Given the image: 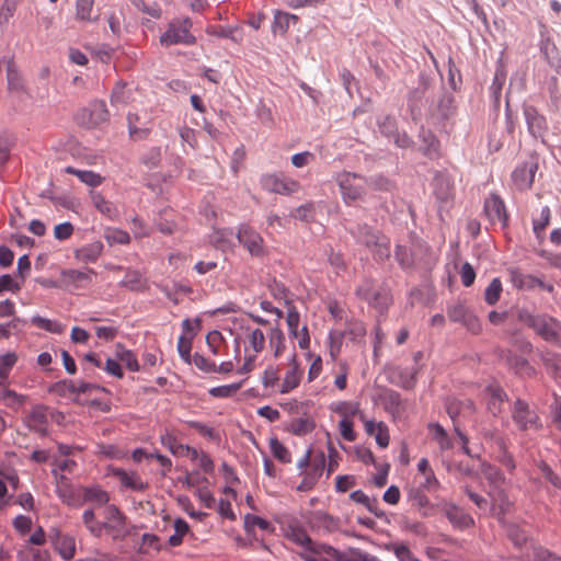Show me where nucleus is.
<instances>
[{
	"mask_svg": "<svg viewBox=\"0 0 561 561\" xmlns=\"http://www.w3.org/2000/svg\"><path fill=\"white\" fill-rule=\"evenodd\" d=\"M517 318L546 342L561 346V322L556 318L548 314L531 313L527 309L518 310Z\"/></svg>",
	"mask_w": 561,
	"mask_h": 561,
	"instance_id": "obj_1",
	"label": "nucleus"
},
{
	"mask_svg": "<svg viewBox=\"0 0 561 561\" xmlns=\"http://www.w3.org/2000/svg\"><path fill=\"white\" fill-rule=\"evenodd\" d=\"M356 242L374 252L375 259L383 261L390 256L389 240L381 232L367 224H357L348 229Z\"/></svg>",
	"mask_w": 561,
	"mask_h": 561,
	"instance_id": "obj_2",
	"label": "nucleus"
},
{
	"mask_svg": "<svg viewBox=\"0 0 561 561\" xmlns=\"http://www.w3.org/2000/svg\"><path fill=\"white\" fill-rule=\"evenodd\" d=\"M192 20L186 18L172 19L164 33L160 36V44L164 47L173 45H195L196 37L191 33Z\"/></svg>",
	"mask_w": 561,
	"mask_h": 561,
	"instance_id": "obj_3",
	"label": "nucleus"
},
{
	"mask_svg": "<svg viewBox=\"0 0 561 561\" xmlns=\"http://www.w3.org/2000/svg\"><path fill=\"white\" fill-rule=\"evenodd\" d=\"M342 199L351 205L355 201L363 199L367 192V179L353 172H342L336 175Z\"/></svg>",
	"mask_w": 561,
	"mask_h": 561,
	"instance_id": "obj_4",
	"label": "nucleus"
},
{
	"mask_svg": "<svg viewBox=\"0 0 561 561\" xmlns=\"http://www.w3.org/2000/svg\"><path fill=\"white\" fill-rule=\"evenodd\" d=\"M512 419L520 431L539 430L541 427L540 419L529 404L517 399L512 409Z\"/></svg>",
	"mask_w": 561,
	"mask_h": 561,
	"instance_id": "obj_5",
	"label": "nucleus"
},
{
	"mask_svg": "<svg viewBox=\"0 0 561 561\" xmlns=\"http://www.w3.org/2000/svg\"><path fill=\"white\" fill-rule=\"evenodd\" d=\"M446 312L451 322L461 323L473 334L480 333L482 327L479 319L463 302L448 305Z\"/></svg>",
	"mask_w": 561,
	"mask_h": 561,
	"instance_id": "obj_6",
	"label": "nucleus"
},
{
	"mask_svg": "<svg viewBox=\"0 0 561 561\" xmlns=\"http://www.w3.org/2000/svg\"><path fill=\"white\" fill-rule=\"evenodd\" d=\"M260 182L262 188L266 192L282 195L296 193L300 187L298 181L282 174H265Z\"/></svg>",
	"mask_w": 561,
	"mask_h": 561,
	"instance_id": "obj_7",
	"label": "nucleus"
},
{
	"mask_svg": "<svg viewBox=\"0 0 561 561\" xmlns=\"http://www.w3.org/2000/svg\"><path fill=\"white\" fill-rule=\"evenodd\" d=\"M237 238L247 251L256 257L265 254L264 240L262 236L248 225H241L237 232Z\"/></svg>",
	"mask_w": 561,
	"mask_h": 561,
	"instance_id": "obj_8",
	"label": "nucleus"
},
{
	"mask_svg": "<svg viewBox=\"0 0 561 561\" xmlns=\"http://www.w3.org/2000/svg\"><path fill=\"white\" fill-rule=\"evenodd\" d=\"M297 554L304 561H336L339 550L332 546L314 541Z\"/></svg>",
	"mask_w": 561,
	"mask_h": 561,
	"instance_id": "obj_9",
	"label": "nucleus"
},
{
	"mask_svg": "<svg viewBox=\"0 0 561 561\" xmlns=\"http://www.w3.org/2000/svg\"><path fill=\"white\" fill-rule=\"evenodd\" d=\"M483 211L492 226L501 224L507 225V213L503 199L495 193L490 194L484 201Z\"/></svg>",
	"mask_w": 561,
	"mask_h": 561,
	"instance_id": "obj_10",
	"label": "nucleus"
},
{
	"mask_svg": "<svg viewBox=\"0 0 561 561\" xmlns=\"http://www.w3.org/2000/svg\"><path fill=\"white\" fill-rule=\"evenodd\" d=\"M488 495L490 497L489 511L500 522H503L505 514L510 511V507L512 506V502L508 500L507 493L505 492L503 486H499L489 489Z\"/></svg>",
	"mask_w": 561,
	"mask_h": 561,
	"instance_id": "obj_11",
	"label": "nucleus"
},
{
	"mask_svg": "<svg viewBox=\"0 0 561 561\" xmlns=\"http://www.w3.org/2000/svg\"><path fill=\"white\" fill-rule=\"evenodd\" d=\"M524 116L528 133L534 138H543L548 130L546 117L541 115L533 105H524Z\"/></svg>",
	"mask_w": 561,
	"mask_h": 561,
	"instance_id": "obj_12",
	"label": "nucleus"
},
{
	"mask_svg": "<svg viewBox=\"0 0 561 561\" xmlns=\"http://www.w3.org/2000/svg\"><path fill=\"white\" fill-rule=\"evenodd\" d=\"M407 501L416 510L422 517H428L433 514L434 504L430 502L423 488L410 486L407 489Z\"/></svg>",
	"mask_w": 561,
	"mask_h": 561,
	"instance_id": "obj_13",
	"label": "nucleus"
},
{
	"mask_svg": "<svg viewBox=\"0 0 561 561\" xmlns=\"http://www.w3.org/2000/svg\"><path fill=\"white\" fill-rule=\"evenodd\" d=\"M439 506L447 519L455 527L465 529L474 525L473 518L456 504L451 502H443Z\"/></svg>",
	"mask_w": 561,
	"mask_h": 561,
	"instance_id": "obj_14",
	"label": "nucleus"
},
{
	"mask_svg": "<svg viewBox=\"0 0 561 561\" xmlns=\"http://www.w3.org/2000/svg\"><path fill=\"white\" fill-rule=\"evenodd\" d=\"M419 368L396 366L389 370V380L403 389H413L416 385Z\"/></svg>",
	"mask_w": 561,
	"mask_h": 561,
	"instance_id": "obj_15",
	"label": "nucleus"
},
{
	"mask_svg": "<svg viewBox=\"0 0 561 561\" xmlns=\"http://www.w3.org/2000/svg\"><path fill=\"white\" fill-rule=\"evenodd\" d=\"M536 170L537 163L534 162H524L518 165L512 173L514 185L520 191L529 188L534 182Z\"/></svg>",
	"mask_w": 561,
	"mask_h": 561,
	"instance_id": "obj_16",
	"label": "nucleus"
},
{
	"mask_svg": "<svg viewBox=\"0 0 561 561\" xmlns=\"http://www.w3.org/2000/svg\"><path fill=\"white\" fill-rule=\"evenodd\" d=\"M433 192L440 204L449 203L454 197V185L450 178L438 173L433 180Z\"/></svg>",
	"mask_w": 561,
	"mask_h": 561,
	"instance_id": "obj_17",
	"label": "nucleus"
},
{
	"mask_svg": "<svg viewBox=\"0 0 561 561\" xmlns=\"http://www.w3.org/2000/svg\"><path fill=\"white\" fill-rule=\"evenodd\" d=\"M88 114L89 121L88 125L89 127H96L110 118V113L107 111L106 104L103 101H94L92 102L89 107L83 110V115Z\"/></svg>",
	"mask_w": 561,
	"mask_h": 561,
	"instance_id": "obj_18",
	"label": "nucleus"
},
{
	"mask_svg": "<svg viewBox=\"0 0 561 561\" xmlns=\"http://www.w3.org/2000/svg\"><path fill=\"white\" fill-rule=\"evenodd\" d=\"M61 275L67 282L73 284L77 288H81L92 283L93 277L96 276V272L93 268H85L83 271L69 268L64 270Z\"/></svg>",
	"mask_w": 561,
	"mask_h": 561,
	"instance_id": "obj_19",
	"label": "nucleus"
},
{
	"mask_svg": "<svg viewBox=\"0 0 561 561\" xmlns=\"http://www.w3.org/2000/svg\"><path fill=\"white\" fill-rule=\"evenodd\" d=\"M365 431L368 435L375 436L379 447L386 448L389 445L390 436L388 426L383 422H375L373 420L364 421Z\"/></svg>",
	"mask_w": 561,
	"mask_h": 561,
	"instance_id": "obj_20",
	"label": "nucleus"
},
{
	"mask_svg": "<svg viewBox=\"0 0 561 561\" xmlns=\"http://www.w3.org/2000/svg\"><path fill=\"white\" fill-rule=\"evenodd\" d=\"M206 34L218 38H228L237 44L241 43L243 38L242 28L239 25H208Z\"/></svg>",
	"mask_w": 561,
	"mask_h": 561,
	"instance_id": "obj_21",
	"label": "nucleus"
},
{
	"mask_svg": "<svg viewBox=\"0 0 561 561\" xmlns=\"http://www.w3.org/2000/svg\"><path fill=\"white\" fill-rule=\"evenodd\" d=\"M103 516L104 520L101 524H105V529L121 530L125 525V516L113 504H106L103 507Z\"/></svg>",
	"mask_w": 561,
	"mask_h": 561,
	"instance_id": "obj_22",
	"label": "nucleus"
},
{
	"mask_svg": "<svg viewBox=\"0 0 561 561\" xmlns=\"http://www.w3.org/2000/svg\"><path fill=\"white\" fill-rule=\"evenodd\" d=\"M103 252V244L101 241H95L85 244L75 251V257L82 263H94Z\"/></svg>",
	"mask_w": 561,
	"mask_h": 561,
	"instance_id": "obj_23",
	"label": "nucleus"
},
{
	"mask_svg": "<svg viewBox=\"0 0 561 561\" xmlns=\"http://www.w3.org/2000/svg\"><path fill=\"white\" fill-rule=\"evenodd\" d=\"M113 473L125 488L133 491H144L148 486L136 472H127L124 469L117 468Z\"/></svg>",
	"mask_w": 561,
	"mask_h": 561,
	"instance_id": "obj_24",
	"label": "nucleus"
},
{
	"mask_svg": "<svg viewBox=\"0 0 561 561\" xmlns=\"http://www.w3.org/2000/svg\"><path fill=\"white\" fill-rule=\"evenodd\" d=\"M108 501L107 492L99 486H85L82 489V502L93 504L94 508L104 507L108 504Z\"/></svg>",
	"mask_w": 561,
	"mask_h": 561,
	"instance_id": "obj_25",
	"label": "nucleus"
},
{
	"mask_svg": "<svg viewBox=\"0 0 561 561\" xmlns=\"http://www.w3.org/2000/svg\"><path fill=\"white\" fill-rule=\"evenodd\" d=\"M486 392L490 396L488 399L486 408L494 416H497L502 412L504 402L507 400V394L502 388L497 386L488 387Z\"/></svg>",
	"mask_w": 561,
	"mask_h": 561,
	"instance_id": "obj_26",
	"label": "nucleus"
},
{
	"mask_svg": "<svg viewBox=\"0 0 561 561\" xmlns=\"http://www.w3.org/2000/svg\"><path fill=\"white\" fill-rule=\"evenodd\" d=\"M419 138L422 141L420 149L424 156L432 158L438 153L439 141L432 130L422 127L419 134Z\"/></svg>",
	"mask_w": 561,
	"mask_h": 561,
	"instance_id": "obj_27",
	"label": "nucleus"
},
{
	"mask_svg": "<svg viewBox=\"0 0 561 561\" xmlns=\"http://www.w3.org/2000/svg\"><path fill=\"white\" fill-rule=\"evenodd\" d=\"M481 473L489 482V489L503 486L506 483V478L503 472L491 463L483 462L481 465Z\"/></svg>",
	"mask_w": 561,
	"mask_h": 561,
	"instance_id": "obj_28",
	"label": "nucleus"
},
{
	"mask_svg": "<svg viewBox=\"0 0 561 561\" xmlns=\"http://www.w3.org/2000/svg\"><path fill=\"white\" fill-rule=\"evenodd\" d=\"M382 402L386 411L392 415H399L403 411V402L401 394L392 389L385 391Z\"/></svg>",
	"mask_w": 561,
	"mask_h": 561,
	"instance_id": "obj_29",
	"label": "nucleus"
},
{
	"mask_svg": "<svg viewBox=\"0 0 561 561\" xmlns=\"http://www.w3.org/2000/svg\"><path fill=\"white\" fill-rule=\"evenodd\" d=\"M427 428L431 432L433 439L437 443L440 451H446L453 447L449 435L439 423H430Z\"/></svg>",
	"mask_w": 561,
	"mask_h": 561,
	"instance_id": "obj_30",
	"label": "nucleus"
},
{
	"mask_svg": "<svg viewBox=\"0 0 561 561\" xmlns=\"http://www.w3.org/2000/svg\"><path fill=\"white\" fill-rule=\"evenodd\" d=\"M115 356L130 371H138L140 369L136 355L121 343H117L115 346Z\"/></svg>",
	"mask_w": 561,
	"mask_h": 561,
	"instance_id": "obj_31",
	"label": "nucleus"
},
{
	"mask_svg": "<svg viewBox=\"0 0 561 561\" xmlns=\"http://www.w3.org/2000/svg\"><path fill=\"white\" fill-rule=\"evenodd\" d=\"M391 302L392 297L390 290L386 287H378V289L374 291V296H371L370 301H368V304L380 313H383Z\"/></svg>",
	"mask_w": 561,
	"mask_h": 561,
	"instance_id": "obj_32",
	"label": "nucleus"
},
{
	"mask_svg": "<svg viewBox=\"0 0 561 561\" xmlns=\"http://www.w3.org/2000/svg\"><path fill=\"white\" fill-rule=\"evenodd\" d=\"M65 172L76 175L82 183L92 187L99 186L103 181V178L99 173L90 170H78L73 167H67Z\"/></svg>",
	"mask_w": 561,
	"mask_h": 561,
	"instance_id": "obj_33",
	"label": "nucleus"
},
{
	"mask_svg": "<svg viewBox=\"0 0 561 561\" xmlns=\"http://www.w3.org/2000/svg\"><path fill=\"white\" fill-rule=\"evenodd\" d=\"M344 337H347L351 342L359 343L366 335V327L364 322L359 320H351L347 322L344 331Z\"/></svg>",
	"mask_w": 561,
	"mask_h": 561,
	"instance_id": "obj_34",
	"label": "nucleus"
},
{
	"mask_svg": "<svg viewBox=\"0 0 561 561\" xmlns=\"http://www.w3.org/2000/svg\"><path fill=\"white\" fill-rule=\"evenodd\" d=\"M82 522L89 533L95 537H100L105 529V524H101L95 517L94 507L84 510Z\"/></svg>",
	"mask_w": 561,
	"mask_h": 561,
	"instance_id": "obj_35",
	"label": "nucleus"
},
{
	"mask_svg": "<svg viewBox=\"0 0 561 561\" xmlns=\"http://www.w3.org/2000/svg\"><path fill=\"white\" fill-rule=\"evenodd\" d=\"M53 547L64 560H71L75 557L76 540L70 535H65Z\"/></svg>",
	"mask_w": 561,
	"mask_h": 561,
	"instance_id": "obj_36",
	"label": "nucleus"
},
{
	"mask_svg": "<svg viewBox=\"0 0 561 561\" xmlns=\"http://www.w3.org/2000/svg\"><path fill=\"white\" fill-rule=\"evenodd\" d=\"M46 423L47 416L45 410L42 407L33 409L27 417L28 427L41 434L46 433Z\"/></svg>",
	"mask_w": 561,
	"mask_h": 561,
	"instance_id": "obj_37",
	"label": "nucleus"
},
{
	"mask_svg": "<svg viewBox=\"0 0 561 561\" xmlns=\"http://www.w3.org/2000/svg\"><path fill=\"white\" fill-rule=\"evenodd\" d=\"M335 412L339 413L340 415L343 416V419H348L351 420V417L355 416V415H359L360 420L364 422L365 421V416L364 414L360 412V409H359V403L357 402H348V401H342V402H339L335 407Z\"/></svg>",
	"mask_w": 561,
	"mask_h": 561,
	"instance_id": "obj_38",
	"label": "nucleus"
},
{
	"mask_svg": "<svg viewBox=\"0 0 561 561\" xmlns=\"http://www.w3.org/2000/svg\"><path fill=\"white\" fill-rule=\"evenodd\" d=\"M160 443L168 448L172 455L184 456L186 445L179 443L173 434L164 432L160 435Z\"/></svg>",
	"mask_w": 561,
	"mask_h": 561,
	"instance_id": "obj_39",
	"label": "nucleus"
},
{
	"mask_svg": "<svg viewBox=\"0 0 561 561\" xmlns=\"http://www.w3.org/2000/svg\"><path fill=\"white\" fill-rule=\"evenodd\" d=\"M287 538L294 543L300 546L301 549H305L314 542L307 531L300 527H289L287 530Z\"/></svg>",
	"mask_w": 561,
	"mask_h": 561,
	"instance_id": "obj_40",
	"label": "nucleus"
},
{
	"mask_svg": "<svg viewBox=\"0 0 561 561\" xmlns=\"http://www.w3.org/2000/svg\"><path fill=\"white\" fill-rule=\"evenodd\" d=\"M465 410L470 412L474 411V405L471 400L458 401L451 400L446 404V411L450 419L455 422V419L459 416Z\"/></svg>",
	"mask_w": 561,
	"mask_h": 561,
	"instance_id": "obj_41",
	"label": "nucleus"
},
{
	"mask_svg": "<svg viewBox=\"0 0 561 561\" xmlns=\"http://www.w3.org/2000/svg\"><path fill=\"white\" fill-rule=\"evenodd\" d=\"M130 92L126 90V83L117 81L111 93L112 105H126L129 102Z\"/></svg>",
	"mask_w": 561,
	"mask_h": 561,
	"instance_id": "obj_42",
	"label": "nucleus"
},
{
	"mask_svg": "<svg viewBox=\"0 0 561 561\" xmlns=\"http://www.w3.org/2000/svg\"><path fill=\"white\" fill-rule=\"evenodd\" d=\"M344 333L341 331H330L328 336L329 354L332 360H335L341 353Z\"/></svg>",
	"mask_w": 561,
	"mask_h": 561,
	"instance_id": "obj_43",
	"label": "nucleus"
},
{
	"mask_svg": "<svg viewBox=\"0 0 561 561\" xmlns=\"http://www.w3.org/2000/svg\"><path fill=\"white\" fill-rule=\"evenodd\" d=\"M94 0H77L76 1V18L80 21L91 22Z\"/></svg>",
	"mask_w": 561,
	"mask_h": 561,
	"instance_id": "obj_44",
	"label": "nucleus"
},
{
	"mask_svg": "<svg viewBox=\"0 0 561 561\" xmlns=\"http://www.w3.org/2000/svg\"><path fill=\"white\" fill-rule=\"evenodd\" d=\"M243 381L230 385L218 386L209 389V394L214 398H230L236 394L242 387Z\"/></svg>",
	"mask_w": 561,
	"mask_h": 561,
	"instance_id": "obj_45",
	"label": "nucleus"
},
{
	"mask_svg": "<svg viewBox=\"0 0 561 561\" xmlns=\"http://www.w3.org/2000/svg\"><path fill=\"white\" fill-rule=\"evenodd\" d=\"M512 282L517 288H533L536 285L542 286V282L531 275H524L519 272H512Z\"/></svg>",
	"mask_w": 561,
	"mask_h": 561,
	"instance_id": "obj_46",
	"label": "nucleus"
},
{
	"mask_svg": "<svg viewBox=\"0 0 561 561\" xmlns=\"http://www.w3.org/2000/svg\"><path fill=\"white\" fill-rule=\"evenodd\" d=\"M506 534L517 548H523L528 540L527 534L516 524H508L506 526Z\"/></svg>",
	"mask_w": 561,
	"mask_h": 561,
	"instance_id": "obj_47",
	"label": "nucleus"
},
{
	"mask_svg": "<svg viewBox=\"0 0 561 561\" xmlns=\"http://www.w3.org/2000/svg\"><path fill=\"white\" fill-rule=\"evenodd\" d=\"M290 21H297V16L289 13L277 12L274 16L273 32L285 34L289 28Z\"/></svg>",
	"mask_w": 561,
	"mask_h": 561,
	"instance_id": "obj_48",
	"label": "nucleus"
},
{
	"mask_svg": "<svg viewBox=\"0 0 561 561\" xmlns=\"http://www.w3.org/2000/svg\"><path fill=\"white\" fill-rule=\"evenodd\" d=\"M270 448L273 456L280 462L289 463L291 461L290 453L276 437L270 439Z\"/></svg>",
	"mask_w": 561,
	"mask_h": 561,
	"instance_id": "obj_49",
	"label": "nucleus"
},
{
	"mask_svg": "<svg viewBox=\"0 0 561 561\" xmlns=\"http://www.w3.org/2000/svg\"><path fill=\"white\" fill-rule=\"evenodd\" d=\"M270 346L274 350V355L278 357L285 350V336L279 328H273L268 336Z\"/></svg>",
	"mask_w": 561,
	"mask_h": 561,
	"instance_id": "obj_50",
	"label": "nucleus"
},
{
	"mask_svg": "<svg viewBox=\"0 0 561 561\" xmlns=\"http://www.w3.org/2000/svg\"><path fill=\"white\" fill-rule=\"evenodd\" d=\"M0 400L9 408L16 409L25 401V396L20 394L11 389H4L0 393Z\"/></svg>",
	"mask_w": 561,
	"mask_h": 561,
	"instance_id": "obj_51",
	"label": "nucleus"
},
{
	"mask_svg": "<svg viewBox=\"0 0 561 561\" xmlns=\"http://www.w3.org/2000/svg\"><path fill=\"white\" fill-rule=\"evenodd\" d=\"M502 289L503 288L500 278L492 279V282L489 284L484 291L485 302L490 306L495 305L500 299Z\"/></svg>",
	"mask_w": 561,
	"mask_h": 561,
	"instance_id": "obj_52",
	"label": "nucleus"
},
{
	"mask_svg": "<svg viewBox=\"0 0 561 561\" xmlns=\"http://www.w3.org/2000/svg\"><path fill=\"white\" fill-rule=\"evenodd\" d=\"M188 524L184 519L178 518L174 522V534L169 537L170 546H180L183 541V536L188 531Z\"/></svg>",
	"mask_w": 561,
	"mask_h": 561,
	"instance_id": "obj_53",
	"label": "nucleus"
},
{
	"mask_svg": "<svg viewBox=\"0 0 561 561\" xmlns=\"http://www.w3.org/2000/svg\"><path fill=\"white\" fill-rule=\"evenodd\" d=\"M253 527H259L260 529L266 531H272L274 529L268 520L256 515L247 514L244 516V528L248 533H250Z\"/></svg>",
	"mask_w": 561,
	"mask_h": 561,
	"instance_id": "obj_54",
	"label": "nucleus"
},
{
	"mask_svg": "<svg viewBox=\"0 0 561 561\" xmlns=\"http://www.w3.org/2000/svg\"><path fill=\"white\" fill-rule=\"evenodd\" d=\"M314 428V423L308 417H299L290 423V431L295 435H306Z\"/></svg>",
	"mask_w": 561,
	"mask_h": 561,
	"instance_id": "obj_55",
	"label": "nucleus"
},
{
	"mask_svg": "<svg viewBox=\"0 0 561 561\" xmlns=\"http://www.w3.org/2000/svg\"><path fill=\"white\" fill-rule=\"evenodd\" d=\"M508 364L517 374L531 376L535 373L528 360L522 356L514 355L508 357Z\"/></svg>",
	"mask_w": 561,
	"mask_h": 561,
	"instance_id": "obj_56",
	"label": "nucleus"
},
{
	"mask_svg": "<svg viewBox=\"0 0 561 561\" xmlns=\"http://www.w3.org/2000/svg\"><path fill=\"white\" fill-rule=\"evenodd\" d=\"M381 192H390L394 187L393 183L383 175H374L367 179V188Z\"/></svg>",
	"mask_w": 561,
	"mask_h": 561,
	"instance_id": "obj_57",
	"label": "nucleus"
},
{
	"mask_svg": "<svg viewBox=\"0 0 561 561\" xmlns=\"http://www.w3.org/2000/svg\"><path fill=\"white\" fill-rule=\"evenodd\" d=\"M25 323V320L16 317L7 323H0V337L8 339L12 332H21L24 329Z\"/></svg>",
	"mask_w": 561,
	"mask_h": 561,
	"instance_id": "obj_58",
	"label": "nucleus"
},
{
	"mask_svg": "<svg viewBox=\"0 0 561 561\" xmlns=\"http://www.w3.org/2000/svg\"><path fill=\"white\" fill-rule=\"evenodd\" d=\"M161 161V148L151 147L140 158V162L148 169H153L159 165Z\"/></svg>",
	"mask_w": 561,
	"mask_h": 561,
	"instance_id": "obj_59",
	"label": "nucleus"
},
{
	"mask_svg": "<svg viewBox=\"0 0 561 561\" xmlns=\"http://www.w3.org/2000/svg\"><path fill=\"white\" fill-rule=\"evenodd\" d=\"M18 7V0H4L0 7V30L5 26L13 16Z\"/></svg>",
	"mask_w": 561,
	"mask_h": 561,
	"instance_id": "obj_60",
	"label": "nucleus"
},
{
	"mask_svg": "<svg viewBox=\"0 0 561 561\" xmlns=\"http://www.w3.org/2000/svg\"><path fill=\"white\" fill-rule=\"evenodd\" d=\"M32 323L35 324L37 328L43 329L48 332H51V333H61L62 332V325L59 322L51 321V320L43 318L41 316H34L32 318Z\"/></svg>",
	"mask_w": 561,
	"mask_h": 561,
	"instance_id": "obj_61",
	"label": "nucleus"
},
{
	"mask_svg": "<svg viewBox=\"0 0 561 561\" xmlns=\"http://www.w3.org/2000/svg\"><path fill=\"white\" fill-rule=\"evenodd\" d=\"M192 340H193V335H190V336L181 335L178 340V352L180 354V357L186 364H191Z\"/></svg>",
	"mask_w": 561,
	"mask_h": 561,
	"instance_id": "obj_62",
	"label": "nucleus"
},
{
	"mask_svg": "<svg viewBox=\"0 0 561 561\" xmlns=\"http://www.w3.org/2000/svg\"><path fill=\"white\" fill-rule=\"evenodd\" d=\"M248 341L255 353H261L265 347V335L261 329L252 330L248 335Z\"/></svg>",
	"mask_w": 561,
	"mask_h": 561,
	"instance_id": "obj_63",
	"label": "nucleus"
},
{
	"mask_svg": "<svg viewBox=\"0 0 561 561\" xmlns=\"http://www.w3.org/2000/svg\"><path fill=\"white\" fill-rule=\"evenodd\" d=\"M108 244H127L130 241L128 232L121 229H110L105 233Z\"/></svg>",
	"mask_w": 561,
	"mask_h": 561,
	"instance_id": "obj_64",
	"label": "nucleus"
}]
</instances>
